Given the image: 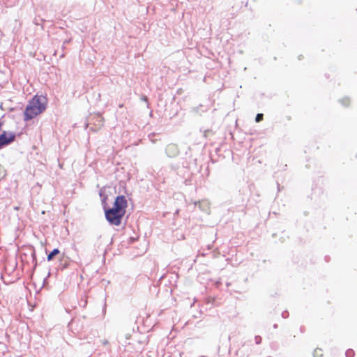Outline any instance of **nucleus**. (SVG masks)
Returning <instances> with one entry per match:
<instances>
[{"label":"nucleus","instance_id":"0eeeda50","mask_svg":"<svg viewBox=\"0 0 357 357\" xmlns=\"http://www.w3.org/2000/svg\"><path fill=\"white\" fill-rule=\"evenodd\" d=\"M60 252L58 248L54 249L48 255H47V260L51 261L53 259L54 257L58 255Z\"/></svg>","mask_w":357,"mask_h":357},{"label":"nucleus","instance_id":"39448f33","mask_svg":"<svg viewBox=\"0 0 357 357\" xmlns=\"http://www.w3.org/2000/svg\"><path fill=\"white\" fill-rule=\"evenodd\" d=\"M166 154L169 158L176 157L179 154L178 146L175 144H169L166 147Z\"/></svg>","mask_w":357,"mask_h":357},{"label":"nucleus","instance_id":"f257e3e1","mask_svg":"<svg viewBox=\"0 0 357 357\" xmlns=\"http://www.w3.org/2000/svg\"><path fill=\"white\" fill-rule=\"evenodd\" d=\"M47 99L44 96H34L28 103L24 112V120L29 121L45 110Z\"/></svg>","mask_w":357,"mask_h":357},{"label":"nucleus","instance_id":"f3484780","mask_svg":"<svg viewBox=\"0 0 357 357\" xmlns=\"http://www.w3.org/2000/svg\"><path fill=\"white\" fill-rule=\"evenodd\" d=\"M1 126H2V125H1V123H0V130L1 129Z\"/></svg>","mask_w":357,"mask_h":357},{"label":"nucleus","instance_id":"7ed1b4c3","mask_svg":"<svg viewBox=\"0 0 357 357\" xmlns=\"http://www.w3.org/2000/svg\"><path fill=\"white\" fill-rule=\"evenodd\" d=\"M15 135L13 132H3L0 135V149L4 146L10 144L15 140Z\"/></svg>","mask_w":357,"mask_h":357},{"label":"nucleus","instance_id":"dca6fc26","mask_svg":"<svg viewBox=\"0 0 357 357\" xmlns=\"http://www.w3.org/2000/svg\"><path fill=\"white\" fill-rule=\"evenodd\" d=\"M103 344H107V340H105V341L103 342Z\"/></svg>","mask_w":357,"mask_h":357},{"label":"nucleus","instance_id":"f8f14e48","mask_svg":"<svg viewBox=\"0 0 357 357\" xmlns=\"http://www.w3.org/2000/svg\"><path fill=\"white\" fill-rule=\"evenodd\" d=\"M263 120V114H257L255 117L256 122H260Z\"/></svg>","mask_w":357,"mask_h":357},{"label":"nucleus","instance_id":"1a4fd4ad","mask_svg":"<svg viewBox=\"0 0 357 357\" xmlns=\"http://www.w3.org/2000/svg\"><path fill=\"white\" fill-rule=\"evenodd\" d=\"M6 176V170L0 165V181Z\"/></svg>","mask_w":357,"mask_h":357},{"label":"nucleus","instance_id":"9b49d317","mask_svg":"<svg viewBox=\"0 0 357 357\" xmlns=\"http://www.w3.org/2000/svg\"><path fill=\"white\" fill-rule=\"evenodd\" d=\"M340 102L344 106H347L349 104V100L347 98L340 100Z\"/></svg>","mask_w":357,"mask_h":357},{"label":"nucleus","instance_id":"4468645a","mask_svg":"<svg viewBox=\"0 0 357 357\" xmlns=\"http://www.w3.org/2000/svg\"><path fill=\"white\" fill-rule=\"evenodd\" d=\"M97 121L100 126L102 125V118L100 116H97Z\"/></svg>","mask_w":357,"mask_h":357},{"label":"nucleus","instance_id":"f03ea898","mask_svg":"<svg viewBox=\"0 0 357 357\" xmlns=\"http://www.w3.org/2000/svg\"><path fill=\"white\" fill-rule=\"evenodd\" d=\"M125 215L124 212L111 208L105 210V217L107 220L111 224L118 226L121 224L123 216Z\"/></svg>","mask_w":357,"mask_h":357},{"label":"nucleus","instance_id":"20e7f679","mask_svg":"<svg viewBox=\"0 0 357 357\" xmlns=\"http://www.w3.org/2000/svg\"><path fill=\"white\" fill-rule=\"evenodd\" d=\"M128 206V202L126 197L123 195L117 196L113 208L121 211V212L126 213V208Z\"/></svg>","mask_w":357,"mask_h":357},{"label":"nucleus","instance_id":"ddd939ff","mask_svg":"<svg viewBox=\"0 0 357 357\" xmlns=\"http://www.w3.org/2000/svg\"><path fill=\"white\" fill-rule=\"evenodd\" d=\"M261 337L260 336L255 337V342L257 344H259L261 342Z\"/></svg>","mask_w":357,"mask_h":357},{"label":"nucleus","instance_id":"9d476101","mask_svg":"<svg viewBox=\"0 0 357 357\" xmlns=\"http://www.w3.org/2000/svg\"><path fill=\"white\" fill-rule=\"evenodd\" d=\"M345 355L347 357H354V351L352 349H348L346 351Z\"/></svg>","mask_w":357,"mask_h":357},{"label":"nucleus","instance_id":"2eb2a0df","mask_svg":"<svg viewBox=\"0 0 357 357\" xmlns=\"http://www.w3.org/2000/svg\"><path fill=\"white\" fill-rule=\"evenodd\" d=\"M288 314H289V313H288V312H287V311H284V312L282 313V317H284V318H287V317H288Z\"/></svg>","mask_w":357,"mask_h":357},{"label":"nucleus","instance_id":"423d86ee","mask_svg":"<svg viewBox=\"0 0 357 357\" xmlns=\"http://www.w3.org/2000/svg\"><path fill=\"white\" fill-rule=\"evenodd\" d=\"M195 204L198 205L199 208L205 212H208V202L206 200L199 201L195 202Z\"/></svg>","mask_w":357,"mask_h":357},{"label":"nucleus","instance_id":"6e6552de","mask_svg":"<svg viewBox=\"0 0 357 357\" xmlns=\"http://www.w3.org/2000/svg\"><path fill=\"white\" fill-rule=\"evenodd\" d=\"M314 356L315 357H321L322 356V351L320 349H317L314 351Z\"/></svg>","mask_w":357,"mask_h":357}]
</instances>
